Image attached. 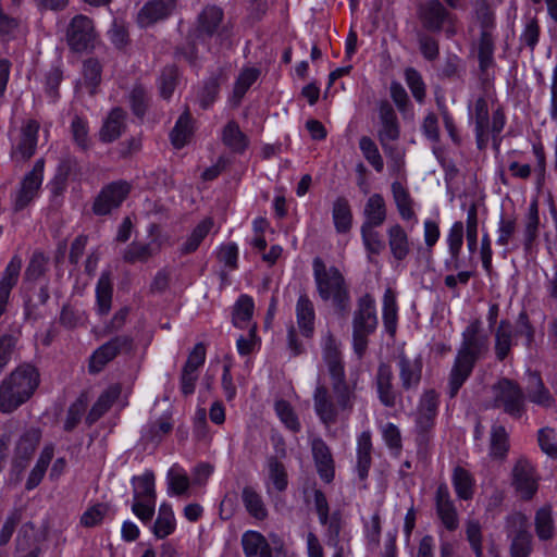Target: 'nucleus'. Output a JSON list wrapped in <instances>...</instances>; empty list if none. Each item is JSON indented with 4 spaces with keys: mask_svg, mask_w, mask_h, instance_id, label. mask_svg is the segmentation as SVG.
<instances>
[{
    "mask_svg": "<svg viewBox=\"0 0 557 557\" xmlns=\"http://www.w3.org/2000/svg\"><path fill=\"white\" fill-rule=\"evenodd\" d=\"M462 341L458 348L448 380V395L457 396L459 389L471 375L475 363L484 358L490 350L488 335L482 329L479 319L472 320L463 330Z\"/></svg>",
    "mask_w": 557,
    "mask_h": 557,
    "instance_id": "f257e3e1",
    "label": "nucleus"
},
{
    "mask_svg": "<svg viewBox=\"0 0 557 557\" xmlns=\"http://www.w3.org/2000/svg\"><path fill=\"white\" fill-rule=\"evenodd\" d=\"M39 385L40 372L34 364L17 366L0 382V412L16 411L34 396Z\"/></svg>",
    "mask_w": 557,
    "mask_h": 557,
    "instance_id": "f03ea898",
    "label": "nucleus"
},
{
    "mask_svg": "<svg viewBox=\"0 0 557 557\" xmlns=\"http://www.w3.org/2000/svg\"><path fill=\"white\" fill-rule=\"evenodd\" d=\"M313 277L319 296L324 301H332L336 311L345 315L350 309V295L344 275L336 267L327 268L317 257L312 262Z\"/></svg>",
    "mask_w": 557,
    "mask_h": 557,
    "instance_id": "7ed1b4c3",
    "label": "nucleus"
},
{
    "mask_svg": "<svg viewBox=\"0 0 557 557\" xmlns=\"http://www.w3.org/2000/svg\"><path fill=\"white\" fill-rule=\"evenodd\" d=\"M474 16L480 28L478 41L479 66L482 72H485L494 62L496 17L487 0H474Z\"/></svg>",
    "mask_w": 557,
    "mask_h": 557,
    "instance_id": "20e7f679",
    "label": "nucleus"
},
{
    "mask_svg": "<svg viewBox=\"0 0 557 557\" xmlns=\"http://www.w3.org/2000/svg\"><path fill=\"white\" fill-rule=\"evenodd\" d=\"M377 326L374 299L366 294L358 300L352 319L354 350L361 358L368 347V337Z\"/></svg>",
    "mask_w": 557,
    "mask_h": 557,
    "instance_id": "39448f33",
    "label": "nucleus"
},
{
    "mask_svg": "<svg viewBox=\"0 0 557 557\" xmlns=\"http://www.w3.org/2000/svg\"><path fill=\"white\" fill-rule=\"evenodd\" d=\"M505 532L509 541L510 557H530L533 553V535L529 530L528 517L516 511L506 517Z\"/></svg>",
    "mask_w": 557,
    "mask_h": 557,
    "instance_id": "423d86ee",
    "label": "nucleus"
},
{
    "mask_svg": "<svg viewBox=\"0 0 557 557\" xmlns=\"http://www.w3.org/2000/svg\"><path fill=\"white\" fill-rule=\"evenodd\" d=\"M492 389L494 408H502L505 413L515 419L525 413V394L516 381L503 377L493 385Z\"/></svg>",
    "mask_w": 557,
    "mask_h": 557,
    "instance_id": "0eeeda50",
    "label": "nucleus"
},
{
    "mask_svg": "<svg viewBox=\"0 0 557 557\" xmlns=\"http://www.w3.org/2000/svg\"><path fill=\"white\" fill-rule=\"evenodd\" d=\"M66 42L74 52H83L94 48L97 33L94 21L83 14L75 15L69 23Z\"/></svg>",
    "mask_w": 557,
    "mask_h": 557,
    "instance_id": "6e6552de",
    "label": "nucleus"
},
{
    "mask_svg": "<svg viewBox=\"0 0 557 557\" xmlns=\"http://www.w3.org/2000/svg\"><path fill=\"white\" fill-rule=\"evenodd\" d=\"M131 191V185L125 181L112 182L106 185L92 203L96 215H107L120 208Z\"/></svg>",
    "mask_w": 557,
    "mask_h": 557,
    "instance_id": "1a4fd4ad",
    "label": "nucleus"
},
{
    "mask_svg": "<svg viewBox=\"0 0 557 557\" xmlns=\"http://www.w3.org/2000/svg\"><path fill=\"white\" fill-rule=\"evenodd\" d=\"M134 338L131 335H119L101 345L90 357L89 371L100 372L103 367L119 354L132 351Z\"/></svg>",
    "mask_w": 557,
    "mask_h": 557,
    "instance_id": "9d476101",
    "label": "nucleus"
},
{
    "mask_svg": "<svg viewBox=\"0 0 557 557\" xmlns=\"http://www.w3.org/2000/svg\"><path fill=\"white\" fill-rule=\"evenodd\" d=\"M44 166V159H38L35 162L33 170L24 176L21 183V188L14 200V211H22L37 196L38 189L42 183Z\"/></svg>",
    "mask_w": 557,
    "mask_h": 557,
    "instance_id": "9b49d317",
    "label": "nucleus"
},
{
    "mask_svg": "<svg viewBox=\"0 0 557 557\" xmlns=\"http://www.w3.org/2000/svg\"><path fill=\"white\" fill-rule=\"evenodd\" d=\"M223 11L215 5L206 7L198 15L196 26L190 30L193 38L199 39L202 45H207L208 39L212 38L223 21Z\"/></svg>",
    "mask_w": 557,
    "mask_h": 557,
    "instance_id": "f8f14e48",
    "label": "nucleus"
},
{
    "mask_svg": "<svg viewBox=\"0 0 557 557\" xmlns=\"http://www.w3.org/2000/svg\"><path fill=\"white\" fill-rule=\"evenodd\" d=\"M177 0H150L143 5L136 16L140 28H147L166 20L175 11Z\"/></svg>",
    "mask_w": 557,
    "mask_h": 557,
    "instance_id": "ddd939ff",
    "label": "nucleus"
},
{
    "mask_svg": "<svg viewBox=\"0 0 557 557\" xmlns=\"http://www.w3.org/2000/svg\"><path fill=\"white\" fill-rule=\"evenodd\" d=\"M39 127V123L36 120H28L22 126L20 139L11 150L13 160L27 161L35 154Z\"/></svg>",
    "mask_w": 557,
    "mask_h": 557,
    "instance_id": "4468645a",
    "label": "nucleus"
},
{
    "mask_svg": "<svg viewBox=\"0 0 557 557\" xmlns=\"http://www.w3.org/2000/svg\"><path fill=\"white\" fill-rule=\"evenodd\" d=\"M436 515L446 530L453 532L459 527L458 512L446 484H440L435 492Z\"/></svg>",
    "mask_w": 557,
    "mask_h": 557,
    "instance_id": "2eb2a0df",
    "label": "nucleus"
},
{
    "mask_svg": "<svg viewBox=\"0 0 557 557\" xmlns=\"http://www.w3.org/2000/svg\"><path fill=\"white\" fill-rule=\"evenodd\" d=\"M448 16L449 12L440 0H429L418 8V17L423 28L431 33H440Z\"/></svg>",
    "mask_w": 557,
    "mask_h": 557,
    "instance_id": "dca6fc26",
    "label": "nucleus"
},
{
    "mask_svg": "<svg viewBox=\"0 0 557 557\" xmlns=\"http://www.w3.org/2000/svg\"><path fill=\"white\" fill-rule=\"evenodd\" d=\"M393 379L391 366L380 363L375 374V387L381 404L387 408H394L400 398V393L394 387Z\"/></svg>",
    "mask_w": 557,
    "mask_h": 557,
    "instance_id": "f3484780",
    "label": "nucleus"
},
{
    "mask_svg": "<svg viewBox=\"0 0 557 557\" xmlns=\"http://www.w3.org/2000/svg\"><path fill=\"white\" fill-rule=\"evenodd\" d=\"M513 485L521 498L530 500L537 491V480L533 467L525 459H520L513 470Z\"/></svg>",
    "mask_w": 557,
    "mask_h": 557,
    "instance_id": "a211bd4d",
    "label": "nucleus"
},
{
    "mask_svg": "<svg viewBox=\"0 0 557 557\" xmlns=\"http://www.w3.org/2000/svg\"><path fill=\"white\" fill-rule=\"evenodd\" d=\"M399 380L406 392L416 391L422 379L423 361L420 356L410 359L405 354L398 356Z\"/></svg>",
    "mask_w": 557,
    "mask_h": 557,
    "instance_id": "6ab92c4d",
    "label": "nucleus"
},
{
    "mask_svg": "<svg viewBox=\"0 0 557 557\" xmlns=\"http://www.w3.org/2000/svg\"><path fill=\"white\" fill-rule=\"evenodd\" d=\"M379 116L381 128L379 131V141H395L399 138L400 129L397 115L392 104L384 100L379 106Z\"/></svg>",
    "mask_w": 557,
    "mask_h": 557,
    "instance_id": "aec40b11",
    "label": "nucleus"
},
{
    "mask_svg": "<svg viewBox=\"0 0 557 557\" xmlns=\"http://www.w3.org/2000/svg\"><path fill=\"white\" fill-rule=\"evenodd\" d=\"M313 403L315 413L325 425L329 426L336 423L338 411L325 385H317Z\"/></svg>",
    "mask_w": 557,
    "mask_h": 557,
    "instance_id": "412c9836",
    "label": "nucleus"
},
{
    "mask_svg": "<svg viewBox=\"0 0 557 557\" xmlns=\"http://www.w3.org/2000/svg\"><path fill=\"white\" fill-rule=\"evenodd\" d=\"M525 391V398H528L532 404L543 408H550L555 404L553 395L545 386L540 373L537 372L529 371V380Z\"/></svg>",
    "mask_w": 557,
    "mask_h": 557,
    "instance_id": "4be33fe9",
    "label": "nucleus"
},
{
    "mask_svg": "<svg viewBox=\"0 0 557 557\" xmlns=\"http://www.w3.org/2000/svg\"><path fill=\"white\" fill-rule=\"evenodd\" d=\"M126 112L122 108H113L106 119L99 138L103 143H112L117 139L126 127Z\"/></svg>",
    "mask_w": 557,
    "mask_h": 557,
    "instance_id": "5701e85b",
    "label": "nucleus"
},
{
    "mask_svg": "<svg viewBox=\"0 0 557 557\" xmlns=\"http://www.w3.org/2000/svg\"><path fill=\"white\" fill-rule=\"evenodd\" d=\"M495 337V356L499 361H504L510 354L513 345L515 333L509 320H502L494 333Z\"/></svg>",
    "mask_w": 557,
    "mask_h": 557,
    "instance_id": "b1692460",
    "label": "nucleus"
},
{
    "mask_svg": "<svg viewBox=\"0 0 557 557\" xmlns=\"http://www.w3.org/2000/svg\"><path fill=\"white\" fill-rule=\"evenodd\" d=\"M297 324L306 337H311L314 331V307L306 294H301L296 305Z\"/></svg>",
    "mask_w": 557,
    "mask_h": 557,
    "instance_id": "393cba45",
    "label": "nucleus"
},
{
    "mask_svg": "<svg viewBox=\"0 0 557 557\" xmlns=\"http://www.w3.org/2000/svg\"><path fill=\"white\" fill-rule=\"evenodd\" d=\"M364 221L361 226H381L386 220V205L382 195H371L363 209Z\"/></svg>",
    "mask_w": 557,
    "mask_h": 557,
    "instance_id": "a878e982",
    "label": "nucleus"
},
{
    "mask_svg": "<svg viewBox=\"0 0 557 557\" xmlns=\"http://www.w3.org/2000/svg\"><path fill=\"white\" fill-rule=\"evenodd\" d=\"M534 528L537 539L542 542H547L555 537L556 528L553 518L552 505H544L536 510L534 516Z\"/></svg>",
    "mask_w": 557,
    "mask_h": 557,
    "instance_id": "bb28decb",
    "label": "nucleus"
},
{
    "mask_svg": "<svg viewBox=\"0 0 557 557\" xmlns=\"http://www.w3.org/2000/svg\"><path fill=\"white\" fill-rule=\"evenodd\" d=\"M242 545L246 557H272V549L267 539L257 531L244 533Z\"/></svg>",
    "mask_w": 557,
    "mask_h": 557,
    "instance_id": "cd10ccee",
    "label": "nucleus"
},
{
    "mask_svg": "<svg viewBox=\"0 0 557 557\" xmlns=\"http://www.w3.org/2000/svg\"><path fill=\"white\" fill-rule=\"evenodd\" d=\"M160 245L156 240L150 243L133 242L124 250L123 260L127 263L147 262L159 251Z\"/></svg>",
    "mask_w": 557,
    "mask_h": 557,
    "instance_id": "c85d7f7f",
    "label": "nucleus"
},
{
    "mask_svg": "<svg viewBox=\"0 0 557 557\" xmlns=\"http://www.w3.org/2000/svg\"><path fill=\"white\" fill-rule=\"evenodd\" d=\"M332 218L337 233L345 234L351 230L352 212L345 197H337L333 202Z\"/></svg>",
    "mask_w": 557,
    "mask_h": 557,
    "instance_id": "c756f323",
    "label": "nucleus"
},
{
    "mask_svg": "<svg viewBox=\"0 0 557 557\" xmlns=\"http://www.w3.org/2000/svg\"><path fill=\"white\" fill-rule=\"evenodd\" d=\"M387 236L393 257L398 261L406 259L409 255L410 247L405 230L399 224H395L388 228Z\"/></svg>",
    "mask_w": 557,
    "mask_h": 557,
    "instance_id": "7c9ffc66",
    "label": "nucleus"
},
{
    "mask_svg": "<svg viewBox=\"0 0 557 557\" xmlns=\"http://www.w3.org/2000/svg\"><path fill=\"white\" fill-rule=\"evenodd\" d=\"M323 359L327 366L330 376L345 373L338 345L334 336L331 334H329L324 339Z\"/></svg>",
    "mask_w": 557,
    "mask_h": 557,
    "instance_id": "2f4dec72",
    "label": "nucleus"
},
{
    "mask_svg": "<svg viewBox=\"0 0 557 557\" xmlns=\"http://www.w3.org/2000/svg\"><path fill=\"white\" fill-rule=\"evenodd\" d=\"M112 294H113V286H112V278H111V271L106 270L102 271L97 286H96V298H97V307L98 312L101 315L107 314L111 309V302H112Z\"/></svg>",
    "mask_w": 557,
    "mask_h": 557,
    "instance_id": "473e14b6",
    "label": "nucleus"
},
{
    "mask_svg": "<svg viewBox=\"0 0 557 557\" xmlns=\"http://www.w3.org/2000/svg\"><path fill=\"white\" fill-rule=\"evenodd\" d=\"M242 500L247 512L257 520H264L268 517V509L261 495L251 485H246L242 491Z\"/></svg>",
    "mask_w": 557,
    "mask_h": 557,
    "instance_id": "72a5a7b5",
    "label": "nucleus"
},
{
    "mask_svg": "<svg viewBox=\"0 0 557 557\" xmlns=\"http://www.w3.org/2000/svg\"><path fill=\"white\" fill-rule=\"evenodd\" d=\"M391 188L395 205L401 219H416V213L413 210V199L411 198L408 189L400 182L397 181L392 183Z\"/></svg>",
    "mask_w": 557,
    "mask_h": 557,
    "instance_id": "f704fd0d",
    "label": "nucleus"
},
{
    "mask_svg": "<svg viewBox=\"0 0 557 557\" xmlns=\"http://www.w3.org/2000/svg\"><path fill=\"white\" fill-rule=\"evenodd\" d=\"M223 144L233 152L242 153L248 146L247 136L240 131L235 121H230L223 128Z\"/></svg>",
    "mask_w": 557,
    "mask_h": 557,
    "instance_id": "c9c22d12",
    "label": "nucleus"
},
{
    "mask_svg": "<svg viewBox=\"0 0 557 557\" xmlns=\"http://www.w3.org/2000/svg\"><path fill=\"white\" fill-rule=\"evenodd\" d=\"M134 499L133 502H156L153 473L147 472L140 476L133 478Z\"/></svg>",
    "mask_w": 557,
    "mask_h": 557,
    "instance_id": "e433bc0d",
    "label": "nucleus"
},
{
    "mask_svg": "<svg viewBox=\"0 0 557 557\" xmlns=\"http://www.w3.org/2000/svg\"><path fill=\"white\" fill-rule=\"evenodd\" d=\"M193 135L191 116L188 110H185L175 123L171 132V141L176 149L183 148Z\"/></svg>",
    "mask_w": 557,
    "mask_h": 557,
    "instance_id": "4c0bfd02",
    "label": "nucleus"
},
{
    "mask_svg": "<svg viewBox=\"0 0 557 557\" xmlns=\"http://www.w3.org/2000/svg\"><path fill=\"white\" fill-rule=\"evenodd\" d=\"M175 530V518L171 505L163 503L159 508L152 532L158 539H164Z\"/></svg>",
    "mask_w": 557,
    "mask_h": 557,
    "instance_id": "58836bf2",
    "label": "nucleus"
},
{
    "mask_svg": "<svg viewBox=\"0 0 557 557\" xmlns=\"http://www.w3.org/2000/svg\"><path fill=\"white\" fill-rule=\"evenodd\" d=\"M396 295L392 288H387L383 296V323L386 332L394 336L397 329Z\"/></svg>",
    "mask_w": 557,
    "mask_h": 557,
    "instance_id": "ea45409f",
    "label": "nucleus"
},
{
    "mask_svg": "<svg viewBox=\"0 0 557 557\" xmlns=\"http://www.w3.org/2000/svg\"><path fill=\"white\" fill-rule=\"evenodd\" d=\"M119 389L117 388H111L106 392H103L97 401L91 407L90 411L88 412L86 417V423L88 425L94 424L96 421H98L108 410L109 408L115 403L117 396H119Z\"/></svg>",
    "mask_w": 557,
    "mask_h": 557,
    "instance_id": "a19ab883",
    "label": "nucleus"
},
{
    "mask_svg": "<svg viewBox=\"0 0 557 557\" xmlns=\"http://www.w3.org/2000/svg\"><path fill=\"white\" fill-rule=\"evenodd\" d=\"M331 381L337 406L342 410H350L352 408L354 392L346 382L345 373L331 376Z\"/></svg>",
    "mask_w": 557,
    "mask_h": 557,
    "instance_id": "79ce46f5",
    "label": "nucleus"
},
{
    "mask_svg": "<svg viewBox=\"0 0 557 557\" xmlns=\"http://www.w3.org/2000/svg\"><path fill=\"white\" fill-rule=\"evenodd\" d=\"M255 302L248 295H240L233 308L232 322L235 327L243 329L253 314Z\"/></svg>",
    "mask_w": 557,
    "mask_h": 557,
    "instance_id": "37998d69",
    "label": "nucleus"
},
{
    "mask_svg": "<svg viewBox=\"0 0 557 557\" xmlns=\"http://www.w3.org/2000/svg\"><path fill=\"white\" fill-rule=\"evenodd\" d=\"M453 484L460 499L469 500L473 497L474 481L471 474L461 467H456L453 474Z\"/></svg>",
    "mask_w": 557,
    "mask_h": 557,
    "instance_id": "c03bdc74",
    "label": "nucleus"
},
{
    "mask_svg": "<svg viewBox=\"0 0 557 557\" xmlns=\"http://www.w3.org/2000/svg\"><path fill=\"white\" fill-rule=\"evenodd\" d=\"M76 169L77 160L74 157L65 154L60 160L52 182L55 193L62 191L65 188L67 178L76 171Z\"/></svg>",
    "mask_w": 557,
    "mask_h": 557,
    "instance_id": "a18cd8bd",
    "label": "nucleus"
},
{
    "mask_svg": "<svg viewBox=\"0 0 557 557\" xmlns=\"http://www.w3.org/2000/svg\"><path fill=\"white\" fill-rule=\"evenodd\" d=\"M41 431L38 428L26 429L15 440V453H35L40 447Z\"/></svg>",
    "mask_w": 557,
    "mask_h": 557,
    "instance_id": "49530a36",
    "label": "nucleus"
},
{
    "mask_svg": "<svg viewBox=\"0 0 557 557\" xmlns=\"http://www.w3.org/2000/svg\"><path fill=\"white\" fill-rule=\"evenodd\" d=\"M128 98L134 115L143 119L148 110L150 102V96L147 89L143 85H135Z\"/></svg>",
    "mask_w": 557,
    "mask_h": 557,
    "instance_id": "de8ad7c7",
    "label": "nucleus"
},
{
    "mask_svg": "<svg viewBox=\"0 0 557 557\" xmlns=\"http://www.w3.org/2000/svg\"><path fill=\"white\" fill-rule=\"evenodd\" d=\"M212 226L211 220H203L191 232L187 240L183 244L181 251L183 255H188L197 250L201 242L208 235Z\"/></svg>",
    "mask_w": 557,
    "mask_h": 557,
    "instance_id": "09e8293b",
    "label": "nucleus"
},
{
    "mask_svg": "<svg viewBox=\"0 0 557 557\" xmlns=\"http://www.w3.org/2000/svg\"><path fill=\"white\" fill-rule=\"evenodd\" d=\"M269 480L274 488L278 492H284L288 486V475L285 466L276 456L269 459Z\"/></svg>",
    "mask_w": 557,
    "mask_h": 557,
    "instance_id": "8fccbe9b",
    "label": "nucleus"
},
{
    "mask_svg": "<svg viewBox=\"0 0 557 557\" xmlns=\"http://www.w3.org/2000/svg\"><path fill=\"white\" fill-rule=\"evenodd\" d=\"M359 148L364 159L374 168L376 172L384 169L383 158L377 149L376 144L368 136H362L359 140Z\"/></svg>",
    "mask_w": 557,
    "mask_h": 557,
    "instance_id": "3c124183",
    "label": "nucleus"
},
{
    "mask_svg": "<svg viewBox=\"0 0 557 557\" xmlns=\"http://www.w3.org/2000/svg\"><path fill=\"white\" fill-rule=\"evenodd\" d=\"M108 37L116 49H124L131 42L128 25L123 20H113Z\"/></svg>",
    "mask_w": 557,
    "mask_h": 557,
    "instance_id": "603ef678",
    "label": "nucleus"
},
{
    "mask_svg": "<svg viewBox=\"0 0 557 557\" xmlns=\"http://www.w3.org/2000/svg\"><path fill=\"white\" fill-rule=\"evenodd\" d=\"M46 271V258L41 252H35L24 273V282L28 284L27 289H35L32 284L37 281Z\"/></svg>",
    "mask_w": 557,
    "mask_h": 557,
    "instance_id": "864d4df0",
    "label": "nucleus"
},
{
    "mask_svg": "<svg viewBox=\"0 0 557 557\" xmlns=\"http://www.w3.org/2000/svg\"><path fill=\"white\" fill-rule=\"evenodd\" d=\"M435 424V417L417 413L416 432L417 442L421 449H425L431 437V432Z\"/></svg>",
    "mask_w": 557,
    "mask_h": 557,
    "instance_id": "5fc2aeb1",
    "label": "nucleus"
},
{
    "mask_svg": "<svg viewBox=\"0 0 557 557\" xmlns=\"http://www.w3.org/2000/svg\"><path fill=\"white\" fill-rule=\"evenodd\" d=\"M178 81V70L174 65L165 66L159 78L160 95L164 99H170L173 95Z\"/></svg>",
    "mask_w": 557,
    "mask_h": 557,
    "instance_id": "6e6d98bb",
    "label": "nucleus"
},
{
    "mask_svg": "<svg viewBox=\"0 0 557 557\" xmlns=\"http://www.w3.org/2000/svg\"><path fill=\"white\" fill-rule=\"evenodd\" d=\"M376 226H361V236L363 245L370 255H380L384 248L385 243L381 238L379 232L374 231Z\"/></svg>",
    "mask_w": 557,
    "mask_h": 557,
    "instance_id": "4d7b16f0",
    "label": "nucleus"
},
{
    "mask_svg": "<svg viewBox=\"0 0 557 557\" xmlns=\"http://www.w3.org/2000/svg\"><path fill=\"white\" fill-rule=\"evenodd\" d=\"M71 132L75 144L82 150H87L90 146L87 121L78 115H75L71 123Z\"/></svg>",
    "mask_w": 557,
    "mask_h": 557,
    "instance_id": "13d9d810",
    "label": "nucleus"
},
{
    "mask_svg": "<svg viewBox=\"0 0 557 557\" xmlns=\"http://www.w3.org/2000/svg\"><path fill=\"white\" fill-rule=\"evenodd\" d=\"M466 537L475 557H483L482 529L478 520L467 521Z\"/></svg>",
    "mask_w": 557,
    "mask_h": 557,
    "instance_id": "bf43d9fd",
    "label": "nucleus"
},
{
    "mask_svg": "<svg viewBox=\"0 0 557 557\" xmlns=\"http://www.w3.org/2000/svg\"><path fill=\"white\" fill-rule=\"evenodd\" d=\"M274 409L280 417L281 421L292 431L297 432L300 429V423L295 414L292 406L286 400H276Z\"/></svg>",
    "mask_w": 557,
    "mask_h": 557,
    "instance_id": "052dcab7",
    "label": "nucleus"
},
{
    "mask_svg": "<svg viewBox=\"0 0 557 557\" xmlns=\"http://www.w3.org/2000/svg\"><path fill=\"white\" fill-rule=\"evenodd\" d=\"M478 245V209L472 203L467 213V246L471 253L476 250Z\"/></svg>",
    "mask_w": 557,
    "mask_h": 557,
    "instance_id": "680f3d73",
    "label": "nucleus"
},
{
    "mask_svg": "<svg viewBox=\"0 0 557 557\" xmlns=\"http://www.w3.org/2000/svg\"><path fill=\"white\" fill-rule=\"evenodd\" d=\"M202 45L199 39L193 38V34L189 32L187 40L184 45L176 47L175 58L178 60H185L191 65L196 64L198 60L197 46Z\"/></svg>",
    "mask_w": 557,
    "mask_h": 557,
    "instance_id": "e2e57ef3",
    "label": "nucleus"
},
{
    "mask_svg": "<svg viewBox=\"0 0 557 557\" xmlns=\"http://www.w3.org/2000/svg\"><path fill=\"white\" fill-rule=\"evenodd\" d=\"M260 71L255 67H247L243 70L235 83L234 95L242 98L250 86L258 79Z\"/></svg>",
    "mask_w": 557,
    "mask_h": 557,
    "instance_id": "0e129e2a",
    "label": "nucleus"
},
{
    "mask_svg": "<svg viewBox=\"0 0 557 557\" xmlns=\"http://www.w3.org/2000/svg\"><path fill=\"white\" fill-rule=\"evenodd\" d=\"M417 38L422 55L429 61L436 60L440 55L438 41L434 37L422 32L417 34Z\"/></svg>",
    "mask_w": 557,
    "mask_h": 557,
    "instance_id": "69168bd1",
    "label": "nucleus"
},
{
    "mask_svg": "<svg viewBox=\"0 0 557 557\" xmlns=\"http://www.w3.org/2000/svg\"><path fill=\"white\" fill-rule=\"evenodd\" d=\"M101 64L97 59L90 58L84 62L83 74L87 85L95 89L101 81ZM94 92V90H91Z\"/></svg>",
    "mask_w": 557,
    "mask_h": 557,
    "instance_id": "338daca9",
    "label": "nucleus"
},
{
    "mask_svg": "<svg viewBox=\"0 0 557 557\" xmlns=\"http://www.w3.org/2000/svg\"><path fill=\"white\" fill-rule=\"evenodd\" d=\"M85 320L86 315L84 311L69 305L63 306L60 314V323L65 327L74 329L82 325Z\"/></svg>",
    "mask_w": 557,
    "mask_h": 557,
    "instance_id": "774afa93",
    "label": "nucleus"
}]
</instances>
